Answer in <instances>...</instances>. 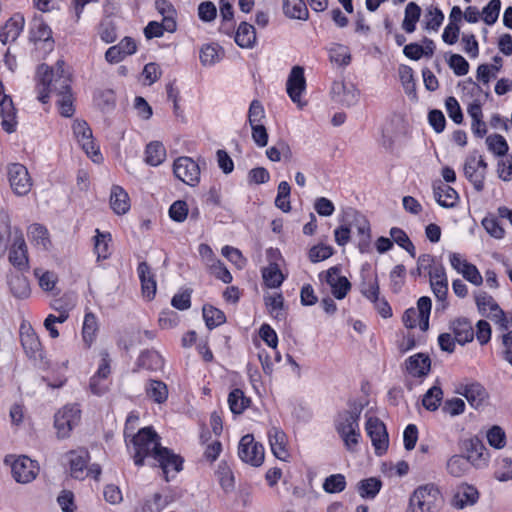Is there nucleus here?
<instances>
[{
	"mask_svg": "<svg viewBox=\"0 0 512 512\" xmlns=\"http://www.w3.org/2000/svg\"><path fill=\"white\" fill-rule=\"evenodd\" d=\"M72 130L77 142L84 152L95 163H100L103 156L99 150V146L95 144L92 130L85 120L76 119L73 122Z\"/></svg>",
	"mask_w": 512,
	"mask_h": 512,
	"instance_id": "6",
	"label": "nucleus"
},
{
	"mask_svg": "<svg viewBox=\"0 0 512 512\" xmlns=\"http://www.w3.org/2000/svg\"><path fill=\"white\" fill-rule=\"evenodd\" d=\"M449 330L453 333L455 340L461 346L472 342L474 339L473 326L468 318L458 317L450 321Z\"/></svg>",
	"mask_w": 512,
	"mask_h": 512,
	"instance_id": "23",
	"label": "nucleus"
},
{
	"mask_svg": "<svg viewBox=\"0 0 512 512\" xmlns=\"http://www.w3.org/2000/svg\"><path fill=\"white\" fill-rule=\"evenodd\" d=\"M421 16V8L415 2H409L405 7L402 29L407 33H413L416 30V24Z\"/></svg>",
	"mask_w": 512,
	"mask_h": 512,
	"instance_id": "44",
	"label": "nucleus"
},
{
	"mask_svg": "<svg viewBox=\"0 0 512 512\" xmlns=\"http://www.w3.org/2000/svg\"><path fill=\"white\" fill-rule=\"evenodd\" d=\"M166 158V149L159 141H152L146 146L145 161L151 166L160 165Z\"/></svg>",
	"mask_w": 512,
	"mask_h": 512,
	"instance_id": "46",
	"label": "nucleus"
},
{
	"mask_svg": "<svg viewBox=\"0 0 512 512\" xmlns=\"http://www.w3.org/2000/svg\"><path fill=\"white\" fill-rule=\"evenodd\" d=\"M361 294L368 299L376 300L380 294L379 281L377 274L364 275L362 274V281L360 283Z\"/></svg>",
	"mask_w": 512,
	"mask_h": 512,
	"instance_id": "49",
	"label": "nucleus"
},
{
	"mask_svg": "<svg viewBox=\"0 0 512 512\" xmlns=\"http://www.w3.org/2000/svg\"><path fill=\"white\" fill-rule=\"evenodd\" d=\"M486 170L487 163L477 151L467 156L463 167L464 175L477 192L484 190Z\"/></svg>",
	"mask_w": 512,
	"mask_h": 512,
	"instance_id": "8",
	"label": "nucleus"
},
{
	"mask_svg": "<svg viewBox=\"0 0 512 512\" xmlns=\"http://www.w3.org/2000/svg\"><path fill=\"white\" fill-rule=\"evenodd\" d=\"M202 314L206 327L209 330H212L226 322L225 313L212 305H204Z\"/></svg>",
	"mask_w": 512,
	"mask_h": 512,
	"instance_id": "47",
	"label": "nucleus"
},
{
	"mask_svg": "<svg viewBox=\"0 0 512 512\" xmlns=\"http://www.w3.org/2000/svg\"><path fill=\"white\" fill-rule=\"evenodd\" d=\"M110 206L118 215L127 213L130 209L128 193L119 185H113L110 194Z\"/></svg>",
	"mask_w": 512,
	"mask_h": 512,
	"instance_id": "33",
	"label": "nucleus"
},
{
	"mask_svg": "<svg viewBox=\"0 0 512 512\" xmlns=\"http://www.w3.org/2000/svg\"><path fill=\"white\" fill-rule=\"evenodd\" d=\"M291 186L287 181H281L278 185V192L275 198V206L283 212L291 210L290 205Z\"/></svg>",
	"mask_w": 512,
	"mask_h": 512,
	"instance_id": "56",
	"label": "nucleus"
},
{
	"mask_svg": "<svg viewBox=\"0 0 512 512\" xmlns=\"http://www.w3.org/2000/svg\"><path fill=\"white\" fill-rule=\"evenodd\" d=\"M137 50L135 41L130 37H125L117 45L111 46L105 53V59L110 64H116L124 60L127 56L134 54Z\"/></svg>",
	"mask_w": 512,
	"mask_h": 512,
	"instance_id": "21",
	"label": "nucleus"
},
{
	"mask_svg": "<svg viewBox=\"0 0 512 512\" xmlns=\"http://www.w3.org/2000/svg\"><path fill=\"white\" fill-rule=\"evenodd\" d=\"M382 488V481L377 477L363 479L357 484V491L364 499H374Z\"/></svg>",
	"mask_w": 512,
	"mask_h": 512,
	"instance_id": "42",
	"label": "nucleus"
},
{
	"mask_svg": "<svg viewBox=\"0 0 512 512\" xmlns=\"http://www.w3.org/2000/svg\"><path fill=\"white\" fill-rule=\"evenodd\" d=\"M250 403L251 399L246 397L239 388L233 389L228 395L229 408L235 415L242 414L249 407Z\"/></svg>",
	"mask_w": 512,
	"mask_h": 512,
	"instance_id": "41",
	"label": "nucleus"
},
{
	"mask_svg": "<svg viewBox=\"0 0 512 512\" xmlns=\"http://www.w3.org/2000/svg\"><path fill=\"white\" fill-rule=\"evenodd\" d=\"M28 237L34 245L39 246L44 250H48L51 245L49 232L47 228L41 224H32L28 228Z\"/></svg>",
	"mask_w": 512,
	"mask_h": 512,
	"instance_id": "43",
	"label": "nucleus"
},
{
	"mask_svg": "<svg viewBox=\"0 0 512 512\" xmlns=\"http://www.w3.org/2000/svg\"><path fill=\"white\" fill-rule=\"evenodd\" d=\"M408 125L401 115H393L382 129L383 145L386 148H392L393 144L406 136Z\"/></svg>",
	"mask_w": 512,
	"mask_h": 512,
	"instance_id": "14",
	"label": "nucleus"
},
{
	"mask_svg": "<svg viewBox=\"0 0 512 512\" xmlns=\"http://www.w3.org/2000/svg\"><path fill=\"white\" fill-rule=\"evenodd\" d=\"M131 442L134 446L133 460L138 467L143 466L145 458L153 457L154 451L161 447L160 438L152 427L141 428Z\"/></svg>",
	"mask_w": 512,
	"mask_h": 512,
	"instance_id": "3",
	"label": "nucleus"
},
{
	"mask_svg": "<svg viewBox=\"0 0 512 512\" xmlns=\"http://www.w3.org/2000/svg\"><path fill=\"white\" fill-rule=\"evenodd\" d=\"M262 277L268 288H278L284 281V275L276 263H271L263 268Z\"/></svg>",
	"mask_w": 512,
	"mask_h": 512,
	"instance_id": "52",
	"label": "nucleus"
},
{
	"mask_svg": "<svg viewBox=\"0 0 512 512\" xmlns=\"http://www.w3.org/2000/svg\"><path fill=\"white\" fill-rule=\"evenodd\" d=\"M94 236V253L97 255V260H105L110 256L109 243L111 242V234L109 232L103 233L99 229L95 230Z\"/></svg>",
	"mask_w": 512,
	"mask_h": 512,
	"instance_id": "50",
	"label": "nucleus"
},
{
	"mask_svg": "<svg viewBox=\"0 0 512 512\" xmlns=\"http://www.w3.org/2000/svg\"><path fill=\"white\" fill-rule=\"evenodd\" d=\"M441 494L433 484L418 487L410 497L409 506L413 512H435Z\"/></svg>",
	"mask_w": 512,
	"mask_h": 512,
	"instance_id": "4",
	"label": "nucleus"
},
{
	"mask_svg": "<svg viewBox=\"0 0 512 512\" xmlns=\"http://www.w3.org/2000/svg\"><path fill=\"white\" fill-rule=\"evenodd\" d=\"M21 345L28 358L34 361H42V345L34 331L21 333Z\"/></svg>",
	"mask_w": 512,
	"mask_h": 512,
	"instance_id": "29",
	"label": "nucleus"
},
{
	"mask_svg": "<svg viewBox=\"0 0 512 512\" xmlns=\"http://www.w3.org/2000/svg\"><path fill=\"white\" fill-rule=\"evenodd\" d=\"M406 371L414 378L426 377L431 370V359L428 354L416 353L405 360Z\"/></svg>",
	"mask_w": 512,
	"mask_h": 512,
	"instance_id": "22",
	"label": "nucleus"
},
{
	"mask_svg": "<svg viewBox=\"0 0 512 512\" xmlns=\"http://www.w3.org/2000/svg\"><path fill=\"white\" fill-rule=\"evenodd\" d=\"M283 12L291 19L305 21L309 17L308 9L303 0H284Z\"/></svg>",
	"mask_w": 512,
	"mask_h": 512,
	"instance_id": "39",
	"label": "nucleus"
},
{
	"mask_svg": "<svg viewBox=\"0 0 512 512\" xmlns=\"http://www.w3.org/2000/svg\"><path fill=\"white\" fill-rule=\"evenodd\" d=\"M469 460L462 455H454L447 462V471L453 477H462L470 470Z\"/></svg>",
	"mask_w": 512,
	"mask_h": 512,
	"instance_id": "53",
	"label": "nucleus"
},
{
	"mask_svg": "<svg viewBox=\"0 0 512 512\" xmlns=\"http://www.w3.org/2000/svg\"><path fill=\"white\" fill-rule=\"evenodd\" d=\"M265 304L269 309L271 314H274V317L277 320H283L286 318V313L284 310V298L281 293L276 294L275 296H270L265 299Z\"/></svg>",
	"mask_w": 512,
	"mask_h": 512,
	"instance_id": "62",
	"label": "nucleus"
},
{
	"mask_svg": "<svg viewBox=\"0 0 512 512\" xmlns=\"http://www.w3.org/2000/svg\"><path fill=\"white\" fill-rule=\"evenodd\" d=\"M348 406V410L337 413L334 419V428L345 448L354 451L361 437L359 421L364 406L356 401H349Z\"/></svg>",
	"mask_w": 512,
	"mask_h": 512,
	"instance_id": "2",
	"label": "nucleus"
},
{
	"mask_svg": "<svg viewBox=\"0 0 512 512\" xmlns=\"http://www.w3.org/2000/svg\"><path fill=\"white\" fill-rule=\"evenodd\" d=\"M486 144L492 153L502 157L508 153L509 146L506 139L500 134H492L486 138Z\"/></svg>",
	"mask_w": 512,
	"mask_h": 512,
	"instance_id": "58",
	"label": "nucleus"
},
{
	"mask_svg": "<svg viewBox=\"0 0 512 512\" xmlns=\"http://www.w3.org/2000/svg\"><path fill=\"white\" fill-rule=\"evenodd\" d=\"M500 9V0H490L489 3L482 9L481 12V17L485 24L493 25L499 17Z\"/></svg>",
	"mask_w": 512,
	"mask_h": 512,
	"instance_id": "64",
	"label": "nucleus"
},
{
	"mask_svg": "<svg viewBox=\"0 0 512 512\" xmlns=\"http://www.w3.org/2000/svg\"><path fill=\"white\" fill-rule=\"evenodd\" d=\"M433 194L436 202L443 208H453L459 199L458 192L441 181L433 184Z\"/></svg>",
	"mask_w": 512,
	"mask_h": 512,
	"instance_id": "26",
	"label": "nucleus"
},
{
	"mask_svg": "<svg viewBox=\"0 0 512 512\" xmlns=\"http://www.w3.org/2000/svg\"><path fill=\"white\" fill-rule=\"evenodd\" d=\"M98 320L92 312H87L84 316L82 337L87 347H90L95 341L98 332Z\"/></svg>",
	"mask_w": 512,
	"mask_h": 512,
	"instance_id": "48",
	"label": "nucleus"
},
{
	"mask_svg": "<svg viewBox=\"0 0 512 512\" xmlns=\"http://www.w3.org/2000/svg\"><path fill=\"white\" fill-rule=\"evenodd\" d=\"M9 262L19 271L29 268L27 246L22 236L16 237L9 251Z\"/></svg>",
	"mask_w": 512,
	"mask_h": 512,
	"instance_id": "24",
	"label": "nucleus"
},
{
	"mask_svg": "<svg viewBox=\"0 0 512 512\" xmlns=\"http://www.w3.org/2000/svg\"><path fill=\"white\" fill-rule=\"evenodd\" d=\"M155 8L162 15L166 32L173 33L177 29V12L174 6L167 0H156Z\"/></svg>",
	"mask_w": 512,
	"mask_h": 512,
	"instance_id": "31",
	"label": "nucleus"
},
{
	"mask_svg": "<svg viewBox=\"0 0 512 512\" xmlns=\"http://www.w3.org/2000/svg\"><path fill=\"white\" fill-rule=\"evenodd\" d=\"M167 505L162 494L154 493L151 497L142 499L135 507V512H161Z\"/></svg>",
	"mask_w": 512,
	"mask_h": 512,
	"instance_id": "40",
	"label": "nucleus"
},
{
	"mask_svg": "<svg viewBox=\"0 0 512 512\" xmlns=\"http://www.w3.org/2000/svg\"><path fill=\"white\" fill-rule=\"evenodd\" d=\"M146 395L157 404L166 402L168 398L167 385L161 380L150 379L145 386Z\"/></svg>",
	"mask_w": 512,
	"mask_h": 512,
	"instance_id": "38",
	"label": "nucleus"
},
{
	"mask_svg": "<svg viewBox=\"0 0 512 512\" xmlns=\"http://www.w3.org/2000/svg\"><path fill=\"white\" fill-rule=\"evenodd\" d=\"M432 308V301L428 296H422L417 301V310L413 307L405 310L402 321L405 327L413 329L417 326V319L419 320V327L422 331L429 329V317Z\"/></svg>",
	"mask_w": 512,
	"mask_h": 512,
	"instance_id": "7",
	"label": "nucleus"
},
{
	"mask_svg": "<svg viewBox=\"0 0 512 512\" xmlns=\"http://www.w3.org/2000/svg\"><path fill=\"white\" fill-rule=\"evenodd\" d=\"M25 25V19L22 14H14L10 17L0 29V41L6 45L13 43L20 36Z\"/></svg>",
	"mask_w": 512,
	"mask_h": 512,
	"instance_id": "20",
	"label": "nucleus"
},
{
	"mask_svg": "<svg viewBox=\"0 0 512 512\" xmlns=\"http://www.w3.org/2000/svg\"><path fill=\"white\" fill-rule=\"evenodd\" d=\"M138 277L141 282L142 293L148 299H153L156 294V280L151 267L147 262L143 261L137 267Z\"/></svg>",
	"mask_w": 512,
	"mask_h": 512,
	"instance_id": "27",
	"label": "nucleus"
},
{
	"mask_svg": "<svg viewBox=\"0 0 512 512\" xmlns=\"http://www.w3.org/2000/svg\"><path fill=\"white\" fill-rule=\"evenodd\" d=\"M464 448L467 454L466 458L472 466L476 468H484L488 466L490 453L479 437L474 436L465 440Z\"/></svg>",
	"mask_w": 512,
	"mask_h": 512,
	"instance_id": "15",
	"label": "nucleus"
},
{
	"mask_svg": "<svg viewBox=\"0 0 512 512\" xmlns=\"http://www.w3.org/2000/svg\"><path fill=\"white\" fill-rule=\"evenodd\" d=\"M35 87L39 96H66L72 93L71 76L63 60L54 66L41 64L35 73Z\"/></svg>",
	"mask_w": 512,
	"mask_h": 512,
	"instance_id": "1",
	"label": "nucleus"
},
{
	"mask_svg": "<svg viewBox=\"0 0 512 512\" xmlns=\"http://www.w3.org/2000/svg\"><path fill=\"white\" fill-rule=\"evenodd\" d=\"M475 301L478 311L481 315H486L487 309L494 312L500 308L494 298L485 291H480L475 295Z\"/></svg>",
	"mask_w": 512,
	"mask_h": 512,
	"instance_id": "60",
	"label": "nucleus"
},
{
	"mask_svg": "<svg viewBox=\"0 0 512 512\" xmlns=\"http://www.w3.org/2000/svg\"><path fill=\"white\" fill-rule=\"evenodd\" d=\"M173 173L183 183L195 187L200 182L199 164L191 157H178L173 163Z\"/></svg>",
	"mask_w": 512,
	"mask_h": 512,
	"instance_id": "10",
	"label": "nucleus"
},
{
	"mask_svg": "<svg viewBox=\"0 0 512 512\" xmlns=\"http://www.w3.org/2000/svg\"><path fill=\"white\" fill-rule=\"evenodd\" d=\"M0 116L2 129L9 134L15 132L18 122L13 98H0Z\"/></svg>",
	"mask_w": 512,
	"mask_h": 512,
	"instance_id": "25",
	"label": "nucleus"
},
{
	"mask_svg": "<svg viewBox=\"0 0 512 512\" xmlns=\"http://www.w3.org/2000/svg\"><path fill=\"white\" fill-rule=\"evenodd\" d=\"M489 445L495 449H502L506 445V433L502 427L498 425L492 426L486 433Z\"/></svg>",
	"mask_w": 512,
	"mask_h": 512,
	"instance_id": "63",
	"label": "nucleus"
},
{
	"mask_svg": "<svg viewBox=\"0 0 512 512\" xmlns=\"http://www.w3.org/2000/svg\"><path fill=\"white\" fill-rule=\"evenodd\" d=\"M444 14L437 8L430 6L426 9L424 16V28L429 31H437L442 25Z\"/></svg>",
	"mask_w": 512,
	"mask_h": 512,
	"instance_id": "55",
	"label": "nucleus"
},
{
	"mask_svg": "<svg viewBox=\"0 0 512 512\" xmlns=\"http://www.w3.org/2000/svg\"><path fill=\"white\" fill-rule=\"evenodd\" d=\"M39 467L36 461L27 456L18 457L11 466L13 478L19 483H29L38 474Z\"/></svg>",
	"mask_w": 512,
	"mask_h": 512,
	"instance_id": "16",
	"label": "nucleus"
},
{
	"mask_svg": "<svg viewBox=\"0 0 512 512\" xmlns=\"http://www.w3.org/2000/svg\"><path fill=\"white\" fill-rule=\"evenodd\" d=\"M443 399V391L439 386H432L424 394L422 399V405L429 411H436L441 404Z\"/></svg>",
	"mask_w": 512,
	"mask_h": 512,
	"instance_id": "54",
	"label": "nucleus"
},
{
	"mask_svg": "<svg viewBox=\"0 0 512 512\" xmlns=\"http://www.w3.org/2000/svg\"><path fill=\"white\" fill-rule=\"evenodd\" d=\"M366 431L371 439L377 456L384 455L389 446V437L385 424L377 417H370L366 421Z\"/></svg>",
	"mask_w": 512,
	"mask_h": 512,
	"instance_id": "11",
	"label": "nucleus"
},
{
	"mask_svg": "<svg viewBox=\"0 0 512 512\" xmlns=\"http://www.w3.org/2000/svg\"><path fill=\"white\" fill-rule=\"evenodd\" d=\"M235 42L241 48H252L256 42V31L253 25L247 22L240 23L235 34Z\"/></svg>",
	"mask_w": 512,
	"mask_h": 512,
	"instance_id": "37",
	"label": "nucleus"
},
{
	"mask_svg": "<svg viewBox=\"0 0 512 512\" xmlns=\"http://www.w3.org/2000/svg\"><path fill=\"white\" fill-rule=\"evenodd\" d=\"M223 54V49L218 44L208 43L200 50V61L204 66H212L222 59Z\"/></svg>",
	"mask_w": 512,
	"mask_h": 512,
	"instance_id": "45",
	"label": "nucleus"
},
{
	"mask_svg": "<svg viewBox=\"0 0 512 512\" xmlns=\"http://www.w3.org/2000/svg\"><path fill=\"white\" fill-rule=\"evenodd\" d=\"M238 456L243 462L259 467L264 462V447L254 440L252 434H246L240 439Z\"/></svg>",
	"mask_w": 512,
	"mask_h": 512,
	"instance_id": "9",
	"label": "nucleus"
},
{
	"mask_svg": "<svg viewBox=\"0 0 512 512\" xmlns=\"http://www.w3.org/2000/svg\"><path fill=\"white\" fill-rule=\"evenodd\" d=\"M8 285L14 297L25 299L30 295V285L28 279L22 273H10L8 275Z\"/></svg>",
	"mask_w": 512,
	"mask_h": 512,
	"instance_id": "35",
	"label": "nucleus"
},
{
	"mask_svg": "<svg viewBox=\"0 0 512 512\" xmlns=\"http://www.w3.org/2000/svg\"><path fill=\"white\" fill-rule=\"evenodd\" d=\"M479 500L478 490L471 485H464L458 488L452 498V506L456 509H464L475 505Z\"/></svg>",
	"mask_w": 512,
	"mask_h": 512,
	"instance_id": "28",
	"label": "nucleus"
},
{
	"mask_svg": "<svg viewBox=\"0 0 512 512\" xmlns=\"http://www.w3.org/2000/svg\"><path fill=\"white\" fill-rule=\"evenodd\" d=\"M268 438L275 457L280 460H285L289 455L286 449V434L281 429L272 427L268 432Z\"/></svg>",
	"mask_w": 512,
	"mask_h": 512,
	"instance_id": "30",
	"label": "nucleus"
},
{
	"mask_svg": "<svg viewBox=\"0 0 512 512\" xmlns=\"http://www.w3.org/2000/svg\"><path fill=\"white\" fill-rule=\"evenodd\" d=\"M306 87L304 69L300 66H294L287 79L286 90L289 96H300Z\"/></svg>",
	"mask_w": 512,
	"mask_h": 512,
	"instance_id": "32",
	"label": "nucleus"
},
{
	"mask_svg": "<svg viewBox=\"0 0 512 512\" xmlns=\"http://www.w3.org/2000/svg\"><path fill=\"white\" fill-rule=\"evenodd\" d=\"M455 392L465 397L468 403L474 408L482 406L485 399L488 397L485 387L479 382L460 384Z\"/></svg>",
	"mask_w": 512,
	"mask_h": 512,
	"instance_id": "19",
	"label": "nucleus"
},
{
	"mask_svg": "<svg viewBox=\"0 0 512 512\" xmlns=\"http://www.w3.org/2000/svg\"><path fill=\"white\" fill-rule=\"evenodd\" d=\"M69 462L70 475L77 480L85 479V471L90 460V454L85 449L71 450L66 454Z\"/></svg>",
	"mask_w": 512,
	"mask_h": 512,
	"instance_id": "18",
	"label": "nucleus"
},
{
	"mask_svg": "<svg viewBox=\"0 0 512 512\" xmlns=\"http://www.w3.org/2000/svg\"><path fill=\"white\" fill-rule=\"evenodd\" d=\"M346 488V479L343 474H332L323 483V490L329 494L340 493Z\"/></svg>",
	"mask_w": 512,
	"mask_h": 512,
	"instance_id": "61",
	"label": "nucleus"
},
{
	"mask_svg": "<svg viewBox=\"0 0 512 512\" xmlns=\"http://www.w3.org/2000/svg\"><path fill=\"white\" fill-rule=\"evenodd\" d=\"M156 466L161 468L165 480L169 481V473H179L183 469L184 458L174 453L171 449L161 446L153 453Z\"/></svg>",
	"mask_w": 512,
	"mask_h": 512,
	"instance_id": "12",
	"label": "nucleus"
},
{
	"mask_svg": "<svg viewBox=\"0 0 512 512\" xmlns=\"http://www.w3.org/2000/svg\"><path fill=\"white\" fill-rule=\"evenodd\" d=\"M351 227H355L358 232L359 236V249L363 253L367 251L369 245H370V239H371V229H370V223L366 219L365 216L355 213L354 215V221L351 224Z\"/></svg>",
	"mask_w": 512,
	"mask_h": 512,
	"instance_id": "34",
	"label": "nucleus"
},
{
	"mask_svg": "<svg viewBox=\"0 0 512 512\" xmlns=\"http://www.w3.org/2000/svg\"><path fill=\"white\" fill-rule=\"evenodd\" d=\"M80 419L81 410L78 404H68L58 410L54 416L57 437L60 439L68 438L73 428L79 424Z\"/></svg>",
	"mask_w": 512,
	"mask_h": 512,
	"instance_id": "5",
	"label": "nucleus"
},
{
	"mask_svg": "<svg viewBox=\"0 0 512 512\" xmlns=\"http://www.w3.org/2000/svg\"><path fill=\"white\" fill-rule=\"evenodd\" d=\"M30 40L37 48L43 49L44 53L53 50L54 41L49 26L40 19H35L30 31Z\"/></svg>",
	"mask_w": 512,
	"mask_h": 512,
	"instance_id": "17",
	"label": "nucleus"
},
{
	"mask_svg": "<svg viewBox=\"0 0 512 512\" xmlns=\"http://www.w3.org/2000/svg\"><path fill=\"white\" fill-rule=\"evenodd\" d=\"M8 180L13 192L18 196L27 195L32 187V180L27 168L20 163L8 166Z\"/></svg>",
	"mask_w": 512,
	"mask_h": 512,
	"instance_id": "13",
	"label": "nucleus"
},
{
	"mask_svg": "<svg viewBox=\"0 0 512 512\" xmlns=\"http://www.w3.org/2000/svg\"><path fill=\"white\" fill-rule=\"evenodd\" d=\"M329 59L338 66H347L351 62V53L347 46L333 43L329 48Z\"/></svg>",
	"mask_w": 512,
	"mask_h": 512,
	"instance_id": "51",
	"label": "nucleus"
},
{
	"mask_svg": "<svg viewBox=\"0 0 512 512\" xmlns=\"http://www.w3.org/2000/svg\"><path fill=\"white\" fill-rule=\"evenodd\" d=\"M406 267L403 264L396 265L389 274L390 288L395 294L399 293L405 284Z\"/></svg>",
	"mask_w": 512,
	"mask_h": 512,
	"instance_id": "59",
	"label": "nucleus"
},
{
	"mask_svg": "<svg viewBox=\"0 0 512 512\" xmlns=\"http://www.w3.org/2000/svg\"><path fill=\"white\" fill-rule=\"evenodd\" d=\"M136 365L150 371H158L163 368L164 360L160 353L155 350H145L139 355Z\"/></svg>",
	"mask_w": 512,
	"mask_h": 512,
	"instance_id": "36",
	"label": "nucleus"
},
{
	"mask_svg": "<svg viewBox=\"0 0 512 512\" xmlns=\"http://www.w3.org/2000/svg\"><path fill=\"white\" fill-rule=\"evenodd\" d=\"M431 289L437 299V310L446 309L448 306L447 294H448V280H435L430 283Z\"/></svg>",
	"mask_w": 512,
	"mask_h": 512,
	"instance_id": "57",
	"label": "nucleus"
}]
</instances>
